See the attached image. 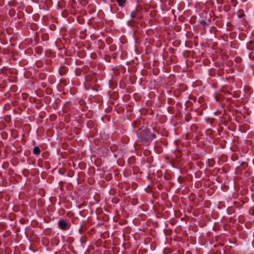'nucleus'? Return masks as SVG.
Masks as SVG:
<instances>
[{"instance_id": "nucleus-1", "label": "nucleus", "mask_w": 254, "mask_h": 254, "mask_svg": "<svg viewBox=\"0 0 254 254\" xmlns=\"http://www.w3.org/2000/svg\"><path fill=\"white\" fill-rule=\"evenodd\" d=\"M141 141L146 145H149L151 141V136L149 135V131L148 129L142 130L139 135Z\"/></svg>"}, {"instance_id": "nucleus-2", "label": "nucleus", "mask_w": 254, "mask_h": 254, "mask_svg": "<svg viewBox=\"0 0 254 254\" xmlns=\"http://www.w3.org/2000/svg\"><path fill=\"white\" fill-rule=\"evenodd\" d=\"M140 10L138 8H135L130 13V16L132 18H140L139 16Z\"/></svg>"}, {"instance_id": "nucleus-3", "label": "nucleus", "mask_w": 254, "mask_h": 254, "mask_svg": "<svg viewBox=\"0 0 254 254\" xmlns=\"http://www.w3.org/2000/svg\"><path fill=\"white\" fill-rule=\"evenodd\" d=\"M58 227L62 230H65L68 229L70 227L69 223H58Z\"/></svg>"}, {"instance_id": "nucleus-4", "label": "nucleus", "mask_w": 254, "mask_h": 254, "mask_svg": "<svg viewBox=\"0 0 254 254\" xmlns=\"http://www.w3.org/2000/svg\"><path fill=\"white\" fill-rule=\"evenodd\" d=\"M41 153V150L38 146H35L33 149V153L35 155H39Z\"/></svg>"}, {"instance_id": "nucleus-5", "label": "nucleus", "mask_w": 254, "mask_h": 254, "mask_svg": "<svg viewBox=\"0 0 254 254\" xmlns=\"http://www.w3.org/2000/svg\"><path fill=\"white\" fill-rule=\"evenodd\" d=\"M86 224V223H82V224L81 225L80 228L79 229V232L80 233H81L83 232H84L87 229L86 226L84 225Z\"/></svg>"}, {"instance_id": "nucleus-6", "label": "nucleus", "mask_w": 254, "mask_h": 254, "mask_svg": "<svg viewBox=\"0 0 254 254\" xmlns=\"http://www.w3.org/2000/svg\"><path fill=\"white\" fill-rule=\"evenodd\" d=\"M118 4L120 6H123L126 3L127 0H116Z\"/></svg>"}, {"instance_id": "nucleus-7", "label": "nucleus", "mask_w": 254, "mask_h": 254, "mask_svg": "<svg viewBox=\"0 0 254 254\" xmlns=\"http://www.w3.org/2000/svg\"><path fill=\"white\" fill-rule=\"evenodd\" d=\"M197 126L195 124L192 125L190 127V129L192 132H195L197 130Z\"/></svg>"}, {"instance_id": "nucleus-8", "label": "nucleus", "mask_w": 254, "mask_h": 254, "mask_svg": "<svg viewBox=\"0 0 254 254\" xmlns=\"http://www.w3.org/2000/svg\"><path fill=\"white\" fill-rule=\"evenodd\" d=\"M200 23L204 28H205L206 26L207 25V22L204 20H201L200 22Z\"/></svg>"}, {"instance_id": "nucleus-9", "label": "nucleus", "mask_w": 254, "mask_h": 254, "mask_svg": "<svg viewBox=\"0 0 254 254\" xmlns=\"http://www.w3.org/2000/svg\"><path fill=\"white\" fill-rule=\"evenodd\" d=\"M149 135L151 136V141L153 139L156 138V135L154 133H150L149 132Z\"/></svg>"}, {"instance_id": "nucleus-10", "label": "nucleus", "mask_w": 254, "mask_h": 254, "mask_svg": "<svg viewBox=\"0 0 254 254\" xmlns=\"http://www.w3.org/2000/svg\"><path fill=\"white\" fill-rule=\"evenodd\" d=\"M190 118H191V117H190V116L189 115H187L185 116V119L186 121L189 122V121H190Z\"/></svg>"}, {"instance_id": "nucleus-11", "label": "nucleus", "mask_w": 254, "mask_h": 254, "mask_svg": "<svg viewBox=\"0 0 254 254\" xmlns=\"http://www.w3.org/2000/svg\"><path fill=\"white\" fill-rule=\"evenodd\" d=\"M138 122H134L133 123V126H134V127L135 128H138Z\"/></svg>"}, {"instance_id": "nucleus-12", "label": "nucleus", "mask_w": 254, "mask_h": 254, "mask_svg": "<svg viewBox=\"0 0 254 254\" xmlns=\"http://www.w3.org/2000/svg\"><path fill=\"white\" fill-rule=\"evenodd\" d=\"M224 227L225 230H227L229 228V226L228 224L224 225Z\"/></svg>"}, {"instance_id": "nucleus-13", "label": "nucleus", "mask_w": 254, "mask_h": 254, "mask_svg": "<svg viewBox=\"0 0 254 254\" xmlns=\"http://www.w3.org/2000/svg\"><path fill=\"white\" fill-rule=\"evenodd\" d=\"M237 229H238V230L239 231L240 230H242V228L241 227H240L239 225L237 224V226L236 227Z\"/></svg>"}, {"instance_id": "nucleus-14", "label": "nucleus", "mask_w": 254, "mask_h": 254, "mask_svg": "<svg viewBox=\"0 0 254 254\" xmlns=\"http://www.w3.org/2000/svg\"><path fill=\"white\" fill-rule=\"evenodd\" d=\"M58 222L59 223H61V222H65L63 220H60L58 221Z\"/></svg>"}, {"instance_id": "nucleus-15", "label": "nucleus", "mask_w": 254, "mask_h": 254, "mask_svg": "<svg viewBox=\"0 0 254 254\" xmlns=\"http://www.w3.org/2000/svg\"><path fill=\"white\" fill-rule=\"evenodd\" d=\"M246 224H247V223H245V227H247V225H246Z\"/></svg>"}, {"instance_id": "nucleus-16", "label": "nucleus", "mask_w": 254, "mask_h": 254, "mask_svg": "<svg viewBox=\"0 0 254 254\" xmlns=\"http://www.w3.org/2000/svg\"><path fill=\"white\" fill-rule=\"evenodd\" d=\"M252 42H253V41H250V44H252Z\"/></svg>"}, {"instance_id": "nucleus-17", "label": "nucleus", "mask_w": 254, "mask_h": 254, "mask_svg": "<svg viewBox=\"0 0 254 254\" xmlns=\"http://www.w3.org/2000/svg\"><path fill=\"white\" fill-rule=\"evenodd\" d=\"M140 130V128H139L138 129V130ZM136 131H137V130H136Z\"/></svg>"}]
</instances>
